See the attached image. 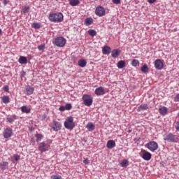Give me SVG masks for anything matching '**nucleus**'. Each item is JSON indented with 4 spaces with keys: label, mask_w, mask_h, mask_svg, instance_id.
Here are the masks:
<instances>
[{
    "label": "nucleus",
    "mask_w": 179,
    "mask_h": 179,
    "mask_svg": "<svg viewBox=\"0 0 179 179\" xmlns=\"http://www.w3.org/2000/svg\"><path fill=\"white\" fill-rule=\"evenodd\" d=\"M48 19L50 22L53 23H61L64 21V14L62 13H53L49 15Z\"/></svg>",
    "instance_id": "f257e3e1"
},
{
    "label": "nucleus",
    "mask_w": 179,
    "mask_h": 179,
    "mask_svg": "<svg viewBox=\"0 0 179 179\" xmlns=\"http://www.w3.org/2000/svg\"><path fill=\"white\" fill-rule=\"evenodd\" d=\"M82 100L87 107H90L93 104V97L90 94L83 95Z\"/></svg>",
    "instance_id": "f03ea898"
},
{
    "label": "nucleus",
    "mask_w": 179,
    "mask_h": 179,
    "mask_svg": "<svg viewBox=\"0 0 179 179\" xmlns=\"http://www.w3.org/2000/svg\"><path fill=\"white\" fill-rule=\"evenodd\" d=\"M64 127L66 129H73L75 128V122H73V117L70 116L66 119L64 122Z\"/></svg>",
    "instance_id": "7ed1b4c3"
},
{
    "label": "nucleus",
    "mask_w": 179,
    "mask_h": 179,
    "mask_svg": "<svg viewBox=\"0 0 179 179\" xmlns=\"http://www.w3.org/2000/svg\"><path fill=\"white\" fill-rule=\"evenodd\" d=\"M57 47H65L66 44V39L62 36H59L55 39L53 43Z\"/></svg>",
    "instance_id": "20e7f679"
},
{
    "label": "nucleus",
    "mask_w": 179,
    "mask_h": 179,
    "mask_svg": "<svg viewBox=\"0 0 179 179\" xmlns=\"http://www.w3.org/2000/svg\"><path fill=\"white\" fill-rule=\"evenodd\" d=\"M145 148L149 149L150 152H155L159 149V144L156 141H150L145 145Z\"/></svg>",
    "instance_id": "39448f33"
},
{
    "label": "nucleus",
    "mask_w": 179,
    "mask_h": 179,
    "mask_svg": "<svg viewBox=\"0 0 179 179\" xmlns=\"http://www.w3.org/2000/svg\"><path fill=\"white\" fill-rule=\"evenodd\" d=\"M51 143H46L45 142H42L38 144V149L41 153L44 152H48L50 150V148Z\"/></svg>",
    "instance_id": "423d86ee"
},
{
    "label": "nucleus",
    "mask_w": 179,
    "mask_h": 179,
    "mask_svg": "<svg viewBox=\"0 0 179 179\" xmlns=\"http://www.w3.org/2000/svg\"><path fill=\"white\" fill-rule=\"evenodd\" d=\"M95 15L99 16V17L104 16L106 15V9H104V7L101 6H97L95 9Z\"/></svg>",
    "instance_id": "0eeeda50"
},
{
    "label": "nucleus",
    "mask_w": 179,
    "mask_h": 179,
    "mask_svg": "<svg viewBox=\"0 0 179 179\" xmlns=\"http://www.w3.org/2000/svg\"><path fill=\"white\" fill-rule=\"evenodd\" d=\"M50 127L53 129V131H58L61 130L62 124H61V122H59L53 121V122L50 124Z\"/></svg>",
    "instance_id": "6e6552de"
},
{
    "label": "nucleus",
    "mask_w": 179,
    "mask_h": 179,
    "mask_svg": "<svg viewBox=\"0 0 179 179\" xmlns=\"http://www.w3.org/2000/svg\"><path fill=\"white\" fill-rule=\"evenodd\" d=\"M164 61L160 59H157L155 61V68L156 69H159V71H161V69H163V68H164Z\"/></svg>",
    "instance_id": "1a4fd4ad"
},
{
    "label": "nucleus",
    "mask_w": 179,
    "mask_h": 179,
    "mask_svg": "<svg viewBox=\"0 0 179 179\" xmlns=\"http://www.w3.org/2000/svg\"><path fill=\"white\" fill-rule=\"evenodd\" d=\"M141 152H143V155H141L142 159L143 160H146L147 162H149L150 159H152V154L145 150H142Z\"/></svg>",
    "instance_id": "9d476101"
},
{
    "label": "nucleus",
    "mask_w": 179,
    "mask_h": 179,
    "mask_svg": "<svg viewBox=\"0 0 179 179\" xmlns=\"http://www.w3.org/2000/svg\"><path fill=\"white\" fill-rule=\"evenodd\" d=\"M164 139L167 142H174V141H176V136H174L173 134H168L164 136Z\"/></svg>",
    "instance_id": "9b49d317"
},
{
    "label": "nucleus",
    "mask_w": 179,
    "mask_h": 179,
    "mask_svg": "<svg viewBox=\"0 0 179 179\" xmlns=\"http://www.w3.org/2000/svg\"><path fill=\"white\" fill-rule=\"evenodd\" d=\"M94 93L96 96H103V94H106V92H104V87H103L96 88Z\"/></svg>",
    "instance_id": "f8f14e48"
},
{
    "label": "nucleus",
    "mask_w": 179,
    "mask_h": 179,
    "mask_svg": "<svg viewBox=\"0 0 179 179\" xmlns=\"http://www.w3.org/2000/svg\"><path fill=\"white\" fill-rule=\"evenodd\" d=\"M10 136H12V129L6 128L3 131V137L6 139L10 138Z\"/></svg>",
    "instance_id": "ddd939ff"
},
{
    "label": "nucleus",
    "mask_w": 179,
    "mask_h": 179,
    "mask_svg": "<svg viewBox=\"0 0 179 179\" xmlns=\"http://www.w3.org/2000/svg\"><path fill=\"white\" fill-rule=\"evenodd\" d=\"M33 92H34V87L29 85L26 86L25 87L26 94H27L28 96H30V94H33Z\"/></svg>",
    "instance_id": "4468645a"
},
{
    "label": "nucleus",
    "mask_w": 179,
    "mask_h": 179,
    "mask_svg": "<svg viewBox=\"0 0 179 179\" xmlns=\"http://www.w3.org/2000/svg\"><path fill=\"white\" fill-rule=\"evenodd\" d=\"M169 111V109L166 106H162L159 108V113L161 115H166Z\"/></svg>",
    "instance_id": "2eb2a0df"
},
{
    "label": "nucleus",
    "mask_w": 179,
    "mask_h": 179,
    "mask_svg": "<svg viewBox=\"0 0 179 179\" xmlns=\"http://www.w3.org/2000/svg\"><path fill=\"white\" fill-rule=\"evenodd\" d=\"M102 52L104 55H107L111 52V48L110 46L106 45L102 48Z\"/></svg>",
    "instance_id": "dca6fc26"
},
{
    "label": "nucleus",
    "mask_w": 179,
    "mask_h": 179,
    "mask_svg": "<svg viewBox=\"0 0 179 179\" xmlns=\"http://www.w3.org/2000/svg\"><path fill=\"white\" fill-rule=\"evenodd\" d=\"M120 54H121V51L118 49H115L112 51L111 57H113V58H118Z\"/></svg>",
    "instance_id": "f3484780"
},
{
    "label": "nucleus",
    "mask_w": 179,
    "mask_h": 179,
    "mask_svg": "<svg viewBox=\"0 0 179 179\" xmlns=\"http://www.w3.org/2000/svg\"><path fill=\"white\" fill-rule=\"evenodd\" d=\"M106 148H108V149H113V148H115V141H114V140H109L107 142Z\"/></svg>",
    "instance_id": "a211bd4d"
},
{
    "label": "nucleus",
    "mask_w": 179,
    "mask_h": 179,
    "mask_svg": "<svg viewBox=\"0 0 179 179\" xmlns=\"http://www.w3.org/2000/svg\"><path fill=\"white\" fill-rule=\"evenodd\" d=\"M86 128L90 131V132H92L94 131L96 126L92 122H88L86 125Z\"/></svg>",
    "instance_id": "6ab92c4d"
},
{
    "label": "nucleus",
    "mask_w": 179,
    "mask_h": 179,
    "mask_svg": "<svg viewBox=\"0 0 179 179\" xmlns=\"http://www.w3.org/2000/svg\"><path fill=\"white\" fill-rule=\"evenodd\" d=\"M78 66H80V68H85L86 65L87 64V62H86V59H81L78 60Z\"/></svg>",
    "instance_id": "aec40b11"
},
{
    "label": "nucleus",
    "mask_w": 179,
    "mask_h": 179,
    "mask_svg": "<svg viewBox=\"0 0 179 179\" xmlns=\"http://www.w3.org/2000/svg\"><path fill=\"white\" fill-rule=\"evenodd\" d=\"M148 108H149V106H148V104L144 103L138 107L137 111L138 112L145 111V110H148Z\"/></svg>",
    "instance_id": "412c9836"
},
{
    "label": "nucleus",
    "mask_w": 179,
    "mask_h": 179,
    "mask_svg": "<svg viewBox=\"0 0 179 179\" xmlns=\"http://www.w3.org/2000/svg\"><path fill=\"white\" fill-rule=\"evenodd\" d=\"M8 166H9V163L8 162H0V169H1V170H6Z\"/></svg>",
    "instance_id": "4be33fe9"
},
{
    "label": "nucleus",
    "mask_w": 179,
    "mask_h": 179,
    "mask_svg": "<svg viewBox=\"0 0 179 179\" xmlns=\"http://www.w3.org/2000/svg\"><path fill=\"white\" fill-rule=\"evenodd\" d=\"M18 62L22 65L26 64H27V58L24 56H21L18 59Z\"/></svg>",
    "instance_id": "5701e85b"
},
{
    "label": "nucleus",
    "mask_w": 179,
    "mask_h": 179,
    "mask_svg": "<svg viewBox=\"0 0 179 179\" xmlns=\"http://www.w3.org/2000/svg\"><path fill=\"white\" fill-rule=\"evenodd\" d=\"M84 24H85V26H90V24H93V18L92 17L86 18L84 22Z\"/></svg>",
    "instance_id": "b1692460"
},
{
    "label": "nucleus",
    "mask_w": 179,
    "mask_h": 179,
    "mask_svg": "<svg viewBox=\"0 0 179 179\" xmlns=\"http://www.w3.org/2000/svg\"><path fill=\"white\" fill-rule=\"evenodd\" d=\"M69 2L71 6H78L80 3L79 0H69Z\"/></svg>",
    "instance_id": "393cba45"
},
{
    "label": "nucleus",
    "mask_w": 179,
    "mask_h": 179,
    "mask_svg": "<svg viewBox=\"0 0 179 179\" xmlns=\"http://www.w3.org/2000/svg\"><path fill=\"white\" fill-rule=\"evenodd\" d=\"M126 65L125 61L120 60L117 62V66L119 68V69H122V68H124Z\"/></svg>",
    "instance_id": "a878e982"
},
{
    "label": "nucleus",
    "mask_w": 179,
    "mask_h": 179,
    "mask_svg": "<svg viewBox=\"0 0 179 179\" xmlns=\"http://www.w3.org/2000/svg\"><path fill=\"white\" fill-rule=\"evenodd\" d=\"M1 101L5 104H8V103H10V99H9V96H3L1 97Z\"/></svg>",
    "instance_id": "bb28decb"
},
{
    "label": "nucleus",
    "mask_w": 179,
    "mask_h": 179,
    "mask_svg": "<svg viewBox=\"0 0 179 179\" xmlns=\"http://www.w3.org/2000/svg\"><path fill=\"white\" fill-rule=\"evenodd\" d=\"M22 113H25V114H29L31 111L30 108H27L26 106H23L21 107Z\"/></svg>",
    "instance_id": "cd10ccee"
},
{
    "label": "nucleus",
    "mask_w": 179,
    "mask_h": 179,
    "mask_svg": "<svg viewBox=\"0 0 179 179\" xmlns=\"http://www.w3.org/2000/svg\"><path fill=\"white\" fill-rule=\"evenodd\" d=\"M141 72H143V73H148V72H149V67H148V64H144L141 67Z\"/></svg>",
    "instance_id": "c85d7f7f"
},
{
    "label": "nucleus",
    "mask_w": 179,
    "mask_h": 179,
    "mask_svg": "<svg viewBox=\"0 0 179 179\" xmlns=\"http://www.w3.org/2000/svg\"><path fill=\"white\" fill-rule=\"evenodd\" d=\"M29 10H30L29 6H24L22 7V12H23L24 13H29Z\"/></svg>",
    "instance_id": "c756f323"
},
{
    "label": "nucleus",
    "mask_w": 179,
    "mask_h": 179,
    "mask_svg": "<svg viewBox=\"0 0 179 179\" xmlns=\"http://www.w3.org/2000/svg\"><path fill=\"white\" fill-rule=\"evenodd\" d=\"M129 163V162H128V160L124 159L121 162L120 166H121V167H127V166H128Z\"/></svg>",
    "instance_id": "7c9ffc66"
},
{
    "label": "nucleus",
    "mask_w": 179,
    "mask_h": 179,
    "mask_svg": "<svg viewBox=\"0 0 179 179\" xmlns=\"http://www.w3.org/2000/svg\"><path fill=\"white\" fill-rule=\"evenodd\" d=\"M35 137L36 138V142H41V139H43V138H44V136L38 134H36L35 136Z\"/></svg>",
    "instance_id": "2f4dec72"
},
{
    "label": "nucleus",
    "mask_w": 179,
    "mask_h": 179,
    "mask_svg": "<svg viewBox=\"0 0 179 179\" xmlns=\"http://www.w3.org/2000/svg\"><path fill=\"white\" fill-rule=\"evenodd\" d=\"M88 34L90 36H92V37H94V36H96V31H94L93 29H90L88 31Z\"/></svg>",
    "instance_id": "473e14b6"
},
{
    "label": "nucleus",
    "mask_w": 179,
    "mask_h": 179,
    "mask_svg": "<svg viewBox=\"0 0 179 179\" xmlns=\"http://www.w3.org/2000/svg\"><path fill=\"white\" fill-rule=\"evenodd\" d=\"M132 66H139V61L136 59H134L131 62Z\"/></svg>",
    "instance_id": "72a5a7b5"
},
{
    "label": "nucleus",
    "mask_w": 179,
    "mask_h": 179,
    "mask_svg": "<svg viewBox=\"0 0 179 179\" xmlns=\"http://www.w3.org/2000/svg\"><path fill=\"white\" fill-rule=\"evenodd\" d=\"M41 27V26L40 25L39 23L34 22V23L32 24V27H33L34 29H40Z\"/></svg>",
    "instance_id": "f704fd0d"
},
{
    "label": "nucleus",
    "mask_w": 179,
    "mask_h": 179,
    "mask_svg": "<svg viewBox=\"0 0 179 179\" xmlns=\"http://www.w3.org/2000/svg\"><path fill=\"white\" fill-rule=\"evenodd\" d=\"M13 157L15 162H19V160H20V155L17 154H15Z\"/></svg>",
    "instance_id": "c9c22d12"
},
{
    "label": "nucleus",
    "mask_w": 179,
    "mask_h": 179,
    "mask_svg": "<svg viewBox=\"0 0 179 179\" xmlns=\"http://www.w3.org/2000/svg\"><path fill=\"white\" fill-rule=\"evenodd\" d=\"M51 179H62V176L59 175H53L51 176Z\"/></svg>",
    "instance_id": "e433bc0d"
},
{
    "label": "nucleus",
    "mask_w": 179,
    "mask_h": 179,
    "mask_svg": "<svg viewBox=\"0 0 179 179\" xmlns=\"http://www.w3.org/2000/svg\"><path fill=\"white\" fill-rule=\"evenodd\" d=\"M38 48L39 51H44V50H45V45L42 44V45H39Z\"/></svg>",
    "instance_id": "4c0bfd02"
},
{
    "label": "nucleus",
    "mask_w": 179,
    "mask_h": 179,
    "mask_svg": "<svg viewBox=\"0 0 179 179\" xmlns=\"http://www.w3.org/2000/svg\"><path fill=\"white\" fill-rule=\"evenodd\" d=\"M13 121H15V118H13V117H7L6 118V122L12 123V122H13Z\"/></svg>",
    "instance_id": "58836bf2"
},
{
    "label": "nucleus",
    "mask_w": 179,
    "mask_h": 179,
    "mask_svg": "<svg viewBox=\"0 0 179 179\" xmlns=\"http://www.w3.org/2000/svg\"><path fill=\"white\" fill-rule=\"evenodd\" d=\"M66 107V110H71L72 108V105H71V103H67L65 106Z\"/></svg>",
    "instance_id": "ea45409f"
},
{
    "label": "nucleus",
    "mask_w": 179,
    "mask_h": 179,
    "mask_svg": "<svg viewBox=\"0 0 179 179\" xmlns=\"http://www.w3.org/2000/svg\"><path fill=\"white\" fill-rule=\"evenodd\" d=\"M113 2L115 5H120V3H121V0H113Z\"/></svg>",
    "instance_id": "a19ab883"
},
{
    "label": "nucleus",
    "mask_w": 179,
    "mask_h": 179,
    "mask_svg": "<svg viewBox=\"0 0 179 179\" xmlns=\"http://www.w3.org/2000/svg\"><path fill=\"white\" fill-rule=\"evenodd\" d=\"M175 128L179 132V121L176 122Z\"/></svg>",
    "instance_id": "79ce46f5"
},
{
    "label": "nucleus",
    "mask_w": 179,
    "mask_h": 179,
    "mask_svg": "<svg viewBox=\"0 0 179 179\" xmlns=\"http://www.w3.org/2000/svg\"><path fill=\"white\" fill-rule=\"evenodd\" d=\"M4 92H9V86L8 85H5L3 87Z\"/></svg>",
    "instance_id": "37998d69"
},
{
    "label": "nucleus",
    "mask_w": 179,
    "mask_h": 179,
    "mask_svg": "<svg viewBox=\"0 0 179 179\" xmlns=\"http://www.w3.org/2000/svg\"><path fill=\"white\" fill-rule=\"evenodd\" d=\"M59 111H65V110H66V108L65 106H62L59 107Z\"/></svg>",
    "instance_id": "c03bdc74"
},
{
    "label": "nucleus",
    "mask_w": 179,
    "mask_h": 179,
    "mask_svg": "<svg viewBox=\"0 0 179 179\" xmlns=\"http://www.w3.org/2000/svg\"><path fill=\"white\" fill-rule=\"evenodd\" d=\"M83 163L85 164H89V163H90V162H89V159L85 158V159L83 160Z\"/></svg>",
    "instance_id": "a18cd8bd"
},
{
    "label": "nucleus",
    "mask_w": 179,
    "mask_h": 179,
    "mask_svg": "<svg viewBox=\"0 0 179 179\" xmlns=\"http://www.w3.org/2000/svg\"><path fill=\"white\" fill-rule=\"evenodd\" d=\"M175 101H179V94H177L174 99Z\"/></svg>",
    "instance_id": "49530a36"
},
{
    "label": "nucleus",
    "mask_w": 179,
    "mask_h": 179,
    "mask_svg": "<svg viewBox=\"0 0 179 179\" xmlns=\"http://www.w3.org/2000/svg\"><path fill=\"white\" fill-rule=\"evenodd\" d=\"M156 0H148V2H149V3H155V1Z\"/></svg>",
    "instance_id": "de8ad7c7"
},
{
    "label": "nucleus",
    "mask_w": 179,
    "mask_h": 179,
    "mask_svg": "<svg viewBox=\"0 0 179 179\" xmlns=\"http://www.w3.org/2000/svg\"><path fill=\"white\" fill-rule=\"evenodd\" d=\"M3 5H8V0H3Z\"/></svg>",
    "instance_id": "09e8293b"
},
{
    "label": "nucleus",
    "mask_w": 179,
    "mask_h": 179,
    "mask_svg": "<svg viewBox=\"0 0 179 179\" xmlns=\"http://www.w3.org/2000/svg\"><path fill=\"white\" fill-rule=\"evenodd\" d=\"M2 34V29H0V36Z\"/></svg>",
    "instance_id": "8fccbe9b"
},
{
    "label": "nucleus",
    "mask_w": 179,
    "mask_h": 179,
    "mask_svg": "<svg viewBox=\"0 0 179 179\" xmlns=\"http://www.w3.org/2000/svg\"><path fill=\"white\" fill-rule=\"evenodd\" d=\"M178 117H179V114H178Z\"/></svg>",
    "instance_id": "3c124183"
}]
</instances>
